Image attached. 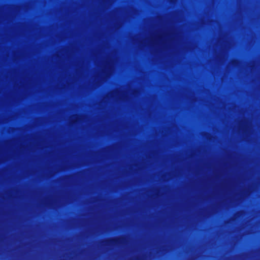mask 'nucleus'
I'll use <instances>...</instances> for the list:
<instances>
[{
	"label": "nucleus",
	"instance_id": "obj_3",
	"mask_svg": "<svg viewBox=\"0 0 260 260\" xmlns=\"http://www.w3.org/2000/svg\"><path fill=\"white\" fill-rule=\"evenodd\" d=\"M127 239L124 236L110 238L98 242L99 246L102 247L105 246L124 245L127 243Z\"/></svg>",
	"mask_w": 260,
	"mask_h": 260
},
{
	"label": "nucleus",
	"instance_id": "obj_8",
	"mask_svg": "<svg viewBox=\"0 0 260 260\" xmlns=\"http://www.w3.org/2000/svg\"><path fill=\"white\" fill-rule=\"evenodd\" d=\"M143 256H135L132 258H131L129 260H143Z\"/></svg>",
	"mask_w": 260,
	"mask_h": 260
},
{
	"label": "nucleus",
	"instance_id": "obj_2",
	"mask_svg": "<svg viewBox=\"0 0 260 260\" xmlns=\"http://www.w3.org/2000/svg\"><path fill=\"white\" fill-rule=\"evenodd\" d=\"M83 24V11H82V25ZM83 51V34L82 33V51ZM83 77V56L82 55V77ZM83 98V81L82 80V98ZM82 114H185V112H87L83 108L82 99Z\"/></svg>",
	"mask_w": 260,
	"mask_h": 260
},
{
	"label": "nucleus",
	"instance_id": "obj_11",
	"mask_svg": "<svg viewBox=\"0 0 260 260\" xmlns=\"http://www.w3.org/2000/svg\"><path fill=\"white\" fill-rule=\"evenodd\" d=\"M246 192H248V194H249V193H250V192H249L248 190H246Z\"/></svg>",
	"mask_w": 260,
	"mask_h": 260
},
{
	"label": "nucleus",
	"instance_id": "obj_9",
	"mask_svg": "<svg viewBox=\"0 0 260 260\" xmlns=\"http://www.w3.org/2000/svg\"><path fill=\"white\" fill-rule=\"evenodd\" d=\"M167 176H168L169 177L171 176V173H166L165 174H164L163 175H162L161 178L162 179H165L166 177Z\"/></svg>",
	"mask_w": 260,
	"mask_h": 260
},
{
	"label": "nucleus",
	"instance_id": "obj_7",
	"mask_svg": "<svg viewBox=\"0 0 260 260\" xmlns=\"http://www.w3.org/2000/svg\"><path fill=\"white\" fill-rule=\"evenodd\" d=\"M244 212L243 211H239L236 212L234 216L231 218L233 220H235L236 218H238L240 216H242L244 215Z\"/></svg>",
	"mask_w": 260,
	"mask_h": 260
},
{
	"label": "nucleus",
	"instance_id": "obj_6",
	"mask_svg": "<svg viewBox=\"0 0 260 260\" xmlns=\"http://www.w3.org/2000/svg\"><path fill=\"white\" fill-rule=\"evenodd\" d=\"M111 148V147H107L105 148H103L97 152H95L94 153V155L96 156H103L104 155H101L100 153H104V152H108L110 151V149Z\"/></svg>",
	"mask_w": 260,
	"mask_h": 260
},
{
	"label": "nucleus",
	"instance_id": "obj_4",
	"mask_svg": "<svg viewBox=\"0 0 260 260\" xmlns=\"http://www.w3.org/2000/svg\"><path fill=\"white\" fill-rule=\"evenodd\" d=\"M108 99H111L118 103H125L129 100V96L125 92H120L118 90L107 94Z\"/></svg>",
	"mask_w": 260,
	"mask_h": 260
},
{
	"label": "nucleus",
	"instance_id": "obj_5",
	"mask_svg": "<svg viewBox=\"0 0 260 260\" xmlns=\"http://www.w3.org/2000/svg\"><path fill=\"white\" fill-rule=\"evenodd\" d=\"M238 128L246 136L251 134L252 126L250 121L246 119H242L238 123Z\"/></svg>",
	"mask_w": 260,
	"mask_h": 260
},
{
	"label": "nucleus",
	"instance_id": "obj_1",
	"mask_svg": "<svg viewBox=\"0 0 260 260\" xmlns=\"http://www.w3.org/2000/svg\"><path fill=\"white\" fill-rule=\"evenodd\" d=\"M76 112H0V114H81V0H77Z\"/></svg>",
	"mask_w": 260,
	"mask_h": 260
},
{
	"label": "nucleus",
	"instance_id": "obj_10",
	"mask_svg": "<svg viewBox=\"0 0 260 260\" xmlns=\"http://www.w3.org/2000/svg\"><path fill=\"white\" fill-rule=\"evenodd\" d=\"M86 115H82V121H83V119H84L85 118V116H86Z\"/></svg>",
	"mask_w": 260,
	"mask_h": 260
}]
</instances>
